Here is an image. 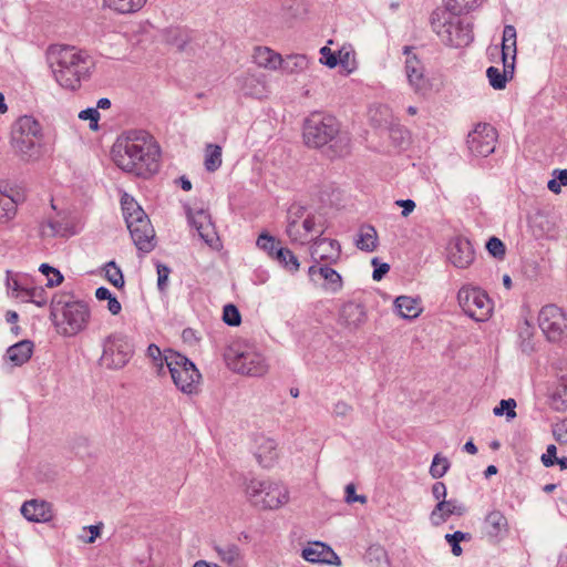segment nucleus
Segmentation results:
<instances>
[{
  "label": "nucleus",
  "mask_w": 567,
  "mask_h": 567,
  "mask_svg": "<svg viewBox=\"0 0 567 567\" xmlns=\"http://www.w3.org/2000/svg\"><path fill=\"white\" fill-rule=\"evenodd\" d=\"M112 158L124 172L148 177L159 168V147L152 135L132 130L117 137L112 146Z\"/></svg>",
  "instance_id": "f257e3e1"
},
{
  "label": "nucleus",
  "mask_w": 567,
  "mask_h": 567,
  "mask_svg": "<svg viewBox=\"0 0 567 567\" xmlns=\"http://www.w3.org/2000/svg\"><path fill=\"white\" fill-rule=\"evenodd\" d=\"M47 58L56 82L72 91L90 78L94 68V60L86 51L71 45H52Z\"/></svg>",
  "instance_id": "f03ea898"
},
{
  "label": "nucleus",
  "mask_w": 567,
  "mask_h": 567,
  "mask_svg": "<svg viewBox=\"0 0 567 567\" xmlns=\"http://www.w3.org/2000/svg\"><path fill=\"white\" fill-rule=\"evenodd\" d=\"M303 140L306 145L313 148L329 144L334 156L347 154L350 146V137L347 133L341 132L338 120L321 113H313L306 118Z\"/></svg>",
  "instance_id": "7ed1b4c3"
},
{
  "label": "nucleus",
  "mask_w": 567,
  "mask_h": 567,
  "mask_svg": "<svg viewBox=\"0 0 567 567\" xmlns=\"http://www.w3.org/2000/svg\"><path fill=\"white\" fill-rule=\"evenodd\" d=\"M50 309L51 320L63 337H73L83 331L91 318L89 305L66 292L55 295Z\"/></svg>",
  "instance_id": "20e7f679"
},
{
  "label": "nucleus",
  "mask_w": 567,
  "mask_h": 567,
  "mask_svg": "<svg viewBox=\"0 0 567 567\" xmlns=\"http://www.w3.org/2000/svg\"><path fill=\"white\" fill-rule=\"evenodd\" d=\"M224 360L233 372L246 377L260 378L269 370L264 354L246 340L233 341L224 352Z\"/></svg>",
  "instance_id": "39448f33"
},
{
  "label": "nucleus",
  "mask_w": 567,
  "mask_h": 567,
  "mask_svg": "<svg viewBox=\"0 0 567 567\" xmlns=\"http://www.w3.org/2000/svg\"><path fill=\"white\" fill-rule=\"evenodd\" d=\"M463 13L439 8L431 16V25L441 41L450 47L463 48L473 41L472 25Z\"/></svg>",
  "instance_id": "423d86ee"
},
{
  "label": "nucleus",
  "mask_w": 567,
  "mask_h": 567,
  "mask_svg": "<svg viewBox=\"0 0 567 567\" xmlns=\"http://www.w3.org/2000/svg\"><path fill=\"white\" fill-rule=\"evenodd\" d=\"M122 209L132 240L142 252H150L155 247V230L148 216L134 198L125 195Z\"/></svg>",
  "instance_id": "0eeeda50"
},
{
  "label": "nucleus",
  "mask_w": 567,
  "mask_h": 567,
  "mask_svg": "<svg viewBox=\"0 0 567 567\" xmlns=\"http://www.w3.org/2000/svg\"><path fill=\"white\" fill-rule=\"evenodd\" d=\"M244 492L248 502L259 509H277L289 499L288 489L271 480L251 478L245 483Z\"/></svg>",
  "instance_id": "6e6552de"
},
{
  "label": "nucleus",
  "mask_w": 567,
  "mask_h": 567,
  "mask_svg": "<svg viewBox=\"0 0 567 567\" xmlns=\"http://www.w3.org/2000/svg\"><path fill=\"white\" fill-rule=\"evenodd\" d=\"M164 360L179 391L189 395L198 393L202 374L187 357L169 349L165 350Z\"/></svg>",
  "instance_id": "1a4fd4ad"
},
{
  "label": "nucleus",
  "mask_w": 567,
  "mask_h": 567,
  "mask_svg": "<svg viewBox=\"0 0 567 567\" xmlns=\"http://www.w3.org/2000/svg\"><path fill=\"white\" fill-rule=\"evenodd\" d=\"M40 137V123L33 116L24 115L19 117L12 126L11 146L22 159H31L39 154Z\"/></svg>",
  "instance_id": "9d476101"
},
{
  "label": "nucleus",
  "mask_w": 567,
  "mask_h": 567,
  "mask_svg": "<svg viewBox=\"0 0 567 567\" xmlns=\"http://www.w3.org/2000/svg\"><path fill=\"white\" fill-rule=\"evenodd\" d=\"M133 352V344L126 336L113 333L103 343L100 361L107 369H121L130 361Z\"/></svg>",
  "instance_id": "9b49d317"
},
{
  "label": "nucleus",
  "mask_w": 567,
  "mask_h": 567,
  "mask_svg": "<svg viewBox=\"0 0 567 567\" xmlns=\"http://www.w3.org/2000/svg\"><path fill=\"white\" fill-rule=\"evenodd\" d=\"M457 301L462 310L475 321H485L492 312L488 296L476 287L463 286L457 292Z\"/></svg>",
  "instance_id": "f8f14e48"
},
{
  "label": "nucleus",
  "mask_w": 567,
  "mask_h": 567,
  "mask_svg": "<svg viewBox=\"0 0 567 567\" xmlns=\"http://www.w3.org/2000/svg\"><path fill=\"white\" fill-rule=\"evenodd\" d=\"M538 324L548 341L561 342L567 339V317L559 307L544 306L538 315Z\"/></svg>",
  "instance_id": "ddd939ff"
},
{
  "label": "nucleus",
  "mask_w": 567,
  "mask_h": 567,
  "mask_svg": "<svg viewBox=\"0 0 567 567\" xmlns=\"http://www.w3.org/2000/svg\"><path fill=\"white\" fill-rule=\"evenodd\" d=\"M497 131L488 123H480L467 135V146L475 156L486 157L495 151Z\"/></svg>",
  "instance_id": "4468645a"
},
{
  "label": "nucleus",
  "mask_w": 567,
  "mask_h": 567,
  "mask_svg": "<svg viewBox=\"0 0 567 567\" xmlns=\"http://www.w3.org/2000/svg\"><path fill=\"white\" fill-rule=\"evenodd\" d=\"M413 47H404L403 54L406 55L405 60V74L408 82L415 93L425 91L429 86V81L424 75V66L415 54H411Z\"/></svg>",
  "instance_id": "2eb2a0df"
},
{
  "label": "nucleus",
  "mask_w": 567,
  "mask_h": 567,
  "mask_svg": "<svg viewBox=\"0 0 567 567\" xmlns=\"http://www.w3.org/2000/svg\"><path fill=\"white\" fill-rule=\"evenodd\" d=\"M310 255L315 262H336L341 255L340 244L336 239L316 236L310 246Z\"/></svg>",
  "instance_id": "dca6fc26"
},
{
  "label": "nucleus",
  "mask_w": 567,
  "mask_h": 567,
  "mask_svg": "<svg viewBox=\"0 0 567 567\" xmlns=\"http://www.w3.org/2000/svg\"><path fill=\"white\" fill-rule=\"evenodd\" d=\"M474 249L465 237L454 238L449 246V260L460 269H465L474 261Z\"/></svg>",
  "instance_id": "f3484780"
},
{
  "label": "nucleus",
  "mask_w": 567,
  "mask_h": 567,
  "mask_svg": "<svg viewBox=\"0 0 567 567\" xmlns=\"http://www.w3.org/2000/svg\"><path fill=\"white\" fill-rule=\"evenodd\" d=\"M306 207L293 203L287 210L286 234L292 243L305 245L303 236L299 226V220L306 217Z\"/></svg>",
  "instance_id": "a211bd4d"
},
{
  "label": "nucleus",
  "mask_w": 567,
  "mask_h": 567,
  "mask_svg": "<svg viewBox=\"0 0 567 567\" xmlns=\"http://www.w3.org/2000/svg\"><path fill=\"white\" fill-rule=\"evenodd\" d=\"M367 320V313L362 305L347 302L342 306L339 315L341 324L351 330L359 329Z\"/></svg>",
  "instance_id": "6ab92c4d"
},
{
  "label": "nucleus",
  "mask_w": 567,
  "mask_h": 567,
  "mask_svg": "<svg viewBox=\"0 0 567 567\" xmlns=\"http://www.w3.org/2000/svg\"><path fill=\"white\" fill-rule=\"evenodd\" d=\"M302 557L310 563H321L332 565L339 563L337 554L326 544L315 542L302 549Z\"/></svg>",
  "instance_id": "aec40b11"
},
{
  "label": "nucleus",
  "mask_w": 567,
  "mask_h": 567,
  "mask_svg": "<svg viewBox=\"0 0 567 567\" xmlns=\"http://www.w3.org/2000/svg\"><path fill=\"white\" fill-rule=\"evenodd\" d=\"M484 530L489 540H498L508 530L507 518L501 511L489 512L484 518Z\"/></svg>",
  "instance_id": "412c9836"
},
{
  "label": "nucleus",
  "mask_w": 567,
  "mask_h": 567,
  "mask_svg": "<svg viewBox=\"0 0 567 567\" xmlns=\"http://www.w3.org/2000/svg\"><path fill=\"white\" fill-rule=\"evenodd\" d=\"M465 511L466 508L455 499L441 501L432 511L430 519L434 526H439L452 515L462 516Z\"/></svg>",
  "instance_id": "4be33fe9"
},
{
  "label": "nucleus",
  "mask_w": 567,
  "mask_h": 567,
  "mask_svg": "<svg viewBox=\"0 0 567 567\" xmlns=\"http://www.w3.org/2000/svg\"><path fill=\"white\" fill-rule=\"evenodd\" d=\"M21 514L30 522H47L52 517L50 504L37 499L24 502Z\"/></svg>",
  "instance_id": "5701e85b"
},
{
  "label": "nucleus",
  "mask_w": 567,
  "mask_h": 567,
  "mask_svg": "<svg viewBox=\"0 0 567 567\" xmlns=\"http://www.w3.org/2000/svg\"><path fill=\"white\" fill-rule=\"evenodd\" d=\"M18 202L19 193L14 195L13 189L8 188V185H0V223L8 221L16 216Z\"/></svg>",
  "instance_id": "b1692460"
},
{
  "label": "nucleus",
  "mask_w": 567,
  "mask_h": 567,
  "mask_svg": "<svg viewBox=\"0 0 567 567\" xmlns=\"http://www.w3.org/2000/svg\"><path fill=\"white\" fill-rule=\"evenodd\" d=\"M301 227V234L306 245L311 241L308 238L309 234L316 233L317 236L322 237L327 230V220L321 214L310 213L305 217Z\"/></svg>",
  "instance_id": "393cba45"
},
{
  "label": "nucleus",
  "mask_w": 567,
  "mask_h": 567,
  "mask_svg": "<svg viewBox=\"0 0 567 567\" xmlns=\"http://www.w3.org/2000/svg\"><path fill=\"white\" fill-rule=\"evenodd\" d=\"M33 342L30 340H22L7 350L8 359L17 367L24 364L29 361L33 353Z\"/></svg>",
  "instance_id": "a878e982"
},
{
  "label": "nucleus",
  "mask_w": 567,
  "mask_h": 567,
  "mask_svg": "<svg viewBox=\"0 0 567 567\" xmlns=\"http://www.w3.org/2000/svg\"><path fill=\"white\" fill-rule=\"evenodd\" d=\"M513 73H514L513 62H506V61H505V64L503 65L502 71L496 66H489L486 71V75L489 81V84L495 90L505 89L508 76H512Z\"/></svg>",
  "instance_id": "bb28decb"
},
{
  "label": "nucleus",
  "mask_w": 567,
  "mask_h": 567,
  "mask_svg": "<svg viewBox=\"0 0 567 567\" xmlns=\"http://www.w3.org/2000/svg\"><path fill=\"white\" fill-rule=\"evenodd\" d=\"M147 0H103L104 7L118 14H133L138 12Z\"/></svg>",
  "instance_id": "cd10ccee"
},
{
  "label": "nucleus",
  "mask_w": 567,
  "mask_h": 567,
  "mask_svg": "<svg viewBox=\"0 0 567 567\" xmlns=\"http://www.w3.org/2000/svg\"><path fill=\"white\" fill-rule=\"evenodd\" d=\"M258 463L262 467L272 466L277 457V444L272 439H262L256 451Z\"/></svg>",
  "instance_id": "c85d7f7f"
},
{
  "label": "nucleus",
  "mask_w": 567,
  "mask_h": 567,
  "mask_svg": "<svg viewBox=\"0 0 567 567\" xmlns=\"http://www.w3.org/2000/svg\"><path fill=\"white\" fill-rule=\"evenodd\" d=\"M355 245L360 250L374 251L378 247V234L373 226L363 225L360 228Z\"/></svg>",
  "instance_id": "c756f323"
},
{
  "label": "nucleus",
  "mask_w": 567,
  "mask_h": 567,
  "mask_svg": "<svg viewBox=\"0 0 567 567\" xmlns=\"http://www.w3.org/2000/svg\"><path fill=\"white\" fill-rule=\"evenodd\" d=\"M220 560L228 565H239L243 560V551L236 544L216 545L214 547Z\"/></svg>",
  "instance_id": "7c9ffc66"
},
{
  "label": "nucleus",
  "mask_w": 567,
  "mask_h": 567,
  "mask_svg": "<svg viewBox=\"0 0 567 567\" xmlns=\"http://www.w3.org/2000/svg\"><path fill=\"white\" fill-rule=\"evenodd\" d=\"M255 62L259 66L276 70L282 63L280 54L275 53L269 48H257L254 53Z\"/></svg>",
  "instance_id": "2f4dec72"
},
{
  "label": "nucleus",
  "mask_w": 567,
  "mask_h": 567,
  "mask_svg": "<svg viewBox=\"0 0 567 567\" xmlns=\"http://www.w3.org/2000/svg\"><path fill=\"white\" fill-rule=\"evenodd\" d=\"M241 91L245 95L261 99L266 95L265 82L257 75L248 74L243 78Z\"/></svg>",
  "instance_id": "473e14b6"
},
{
  "label": "nucleus",
  "mask_w": 567,
  "mask_h": 567,
  "mask_svg": "<svg viewBox=\"0 0 567 567\" xmlns=\"http://www.w3.org/2000/svg\"><path fill=\"white\" fill-rule=\"evenodd\" d=\"M394 306L404 319H414L420 315V308L415 299L408 296H400L395 299Z\"/></svg>",
  "instance_id": "72a5a7b5"
},
{
  "label": "nucleus",
  "mask_w": 567,
  "mask_h": 567,
  "mask_svg": "<svg viewBox=\"0 0 567 567\" xmlns=\"http://www.w3.org/2000/svg\"><path fill=\"white\" fill-rule=\"evenodd\" d=\"M319 276L324 280V289L331 292H338L342 289V277L338 271L323 265L319 269Z\"/></svg>",
  "instance_id": "f704fd0d"
},
{
  "label": "nucleus",
  "mask_w": 567,
  "mask_h": 567,
  "mask_svg": "<svg viewBox=\"0 0 567 567\" xmlns=\"http://www.w3.org/2000/svg\"><path fill=\"white\" fill-rule=\"evenodd\" d=\"M275 259L290 272H297L299 270L300 264L298 258L288 248L280 247L279 249H276Z\"/></svg>",
  "instance_id": "c9c22d12"
},
{
  "label": "nucleus",
  "mask_w": 567,
  "mask_h": 567,
  "mask_svg": "<svg viewBox=\"0 0 567 567\" xmlns=\"http://www.w3.org/2000/svg\"><path fill=\"white\" fill-rule=\"evenodd\" d=\"M308 58L303 54H291L288 55L282 63L279 65L288 73H298L308 68Z\"/></svg>",
  "instance_id": "e433bc0d"
},
{
  "label": "nucleus",
  "mask_w": 567,
  "mask_h": 567,
  "mask_svg": "<svg viewBox=\"0 0 567 567\" xmlns=\"http://www.w3.org/2000/svg\"><path fill=\"white\" fill-rule=\"evenodd\" d=\"M205 168L208 172L217 171L221 165V147L215 144L206 146Z\"/></svg>",
  "instance_id": "4c0bfd02"
},
{
  "label": "nucleus",
  "mask_w": 567,
  "mask_h": 567,
  "mask_svg": "<svg viewBox=\"0 0 567 567\" xmlns=\"http://www.w3.org/2000/svg\"><path fill=\"white\" fill-rule=\"evenodd\" d=\"M484 0H444V8L452 12L466 13L480 7Z\"/></svg>",
  "instance_id": "58836bf2"
},
{
  "label": "nucleus",
  "mask_w": 567,
  "mask_h": 567,
  "mask_svg": "<svg viewBox=\"0 0 567 567\" xmlns=\"http://www.w3.org/2000/svg\"><path fill=\"white\" fill-rule=\"evenodd\" d=\"M106 279L116 288L124 287V277L120 267L116 266L115 261H109L105 267Z\"/></svg>",
  "instance_id": "ea45409f"
},
{
  "label": "nucleus",
  "mask_w": 567,
  "mask_h": 567,
  "mask_svg": "<svg viewBox=\"0 0 567 567\" xmlns=\"http://www.w3.org/2000/svg\"><path fill=\"white\" fill-rule=\"evenodd\" d=\"M472 535L470 533H464L461 530H457L453 534H446L445 540L451 545L452 553L454 556H461L463 553V549L460 545L463 540H471Z\"/></svg>",
  "instance_id": "a19ab883"
},
{
  "label": "nucleus",
  "mask_w": 567,
  "mask_h": 567,
  "mask_svg": "<svg viewBox=\"0 0 567 567\" xmlns=\"http://www.w3.org/2000/svg\"><path fill=\"white\" fill-rule=\"evenodd\" d=\"M450 468V462L441 454H435L430 467V474L433 478L443 477Z\"/></svg>",
  "instance_id": "79ce46f5"
},
{
  "label": "nucleus",
  "mask_w": 567,
  "mask_h": 567,
  "mask_svg": "<svg viewBox=\"0 0 567 567\" xmlns=\"http://www.w3.org/2000/svg\"><path fill=\"white\" fill-rule=\"evenodd\" d=\"M550 406L556 411L567 409V385H559L550 395Z\"/></svg>",
  "instance_id": "37998d69"
},
{
  "label": "nucleus",
  "mask_w": 567,
  "mask_h": 567,
  "mask_svg": "<svg viewBox=\"0 0 567 567\" xmlns=\"http://www.w3.org/2000/svg\"><path fill=\"white\" fill-rule=\"evenodd\" d=\"M337 61L338 65H340L347 73H351L355 69L354 53L344 47L338 50Z\"/></svg>",
  "instance_id": "c03bdc74"
},
{
  "label": "nucleus",
  "mask_w": 567,
  "mask_h": 567,
  "mask_svg": "<svg viewBox=\"0 0 567 567\" xmlns=\"http://www.w3.org/2000/svg\"><path fill=\"white\" fill-rule=\"evenodd\" d=\"M279 241L274 237L268 235L267 233H262L258 239H257V246L267 251L268 255L272 258L276 257V249H279L278 247Z\"/></svg>",
  "instance_id": "a18cd8bd"
},
{
  "label": "nucleus",
  "mask_w": 567,
  "mask_h": 567,
  "mask_svg": "<svg viewBox=\"0 0 567 567\" xmlns=\"http://www.w3.org/2000/svg\"><path fill=\"white\" fill-rule=\"evenodd\" d=\"M40 271L47 277L48 287L59 286L63 281V276L60 270L49 266L48 264H42L40 266Z\"/></svg>",
  "instance_id": "49530a36"
},
{
  "label": "nucleus",
  "mask_w": 567,
  "mask_h": 567,
  "mask_svg": "<svg viewBox=\"0 0 567 567\" xmlns=\"http://www.w3.org/2000/svg\"><path fill=\"white\" fill-rule=\"evenodd\" d=\"M199 237L209 246L217 240V233L215 230V226L213 221H205V224H200V226L195 227Z\"/></svg>",
  "instance_id": "de8ad7c7"
},
{
  "label": "nucleus",
  "mask_w": 567,
  "mask_h": 567,
  "mask_svg": "<svg viewBox=\"0 0 567 567\" xmlns=\"http://www.w3.org/2000/svg\"><path fill=\"white\" fill-rule=\"evenodd\" d=\"M223 320L230 327H237L241 322V316L235 305L228 303L224 307Z\"/></svg>",
  "instance_id": "09e8293b"
},
{
  "label": "nucleus",
  "mask_w": 567,
  "mask_h": 567,
  "mask_svg": "<svg viewBox=\"0 0 567 567\" xmlns=\"http://www.w3.org/2000/svg\"><path fill=\"white\" fill-rule=\"evenodd\" d=\"M66 228L63 226V224L59 220H48L42 226V235L43 236H65Z\"/></svg>",
  "instance_id": "8fccbe9b"
},
{
  "label": "nucleus",
  "mask_w": 567,
  "mask_h": 567,
  "mask_svg": "<svg viewBox=\"0 0 567 567\" xmlns=\"http://www.w3.org/2000/svg\"><path fill=\"white\" fill-rule=\"evenodd\" d=\"M487 251L497 259H503L506 254L504 243L497 237H491L486 243Z\"/></svg>",
  "instance_id": "3c124183"
},
{
  "label": "nucleus",
  "mask_w": 567,
  "mask_h": 567,
  "mask_svg": "<svg viewBox=\"0 0 567 567\" xmlns=\"http://www.w3.org/2000/svg\"><path fill=\"white\" fill-rule=\"evenodd\" d=\"M22 297H25L29 301L42 307L47 303L44 298V290L42 288H25L22 290Z\"/></svg>",
  "instance_id": "603ef678"
},
{
  "label": "nucleus",
  "mask_w": 567,
  "mask_h": 567,
  "mask_svg": "<svg viewBox=\"0 0 567 567\" xmlns=\"http://www.w3.org/2000/svg\"><path fill=\"white\" fill-rule=\"evenodd\" d=\"M187 217L194 228L205 224V221H212L210 215L204 209L193 212L190 208H187Z\"/></svg>",
  "instance_id": "864d4df0"
},
{
  "label": "nucleus",
  "mask_w": 567,
  "mask_h": 567,
  "mask_svg": "<svg viewBox=\"0 0 567 567\" xmlns=\"http://www.w3.org/2000/svg\"><path fill=\"white\" fill-rule=\"evenodd\" d=\"M515 408L516 402L514 399L502 400L499 406L494 409V414L503 415L504 411H506L507 419H514L516 416Z\"/></svg>",
  "instance_id": "5fc2aeb1"
},
{
  "label": "nucleus",
  "mask_w": 567,
  "mask_h": 567,
  "mask_svg": "<svg viewBox=\"0 0 567 567\" xmlns=\"http://www.w3.org/2000/svg\"><path fill=\"white\" fill-rule=\"evenodd\" d=\"M320 62L323 65H327L330 69H333L338 65V52L332 51L328 45H324L320 49Z\"/></svg>",
  "instance_id": "6e6d98bb"
},
{
  "label": "nucleus",
  "mask_w": 567,
  "mask_h": 567,
  "mask_svg": "<svg viewBox=\"0 0 567 567\" xmlns=\"http://www.w3.org/2000/svg\"><path fill=\"white\" fill-rule=\"evenodd\" d=\"M79 118L86 121H90V128L91 130H97L99 127V120H100V112L95 107H89L85 110H82L79 113Z\"/></svg>",
  "instance_id": "4d7b16f0"
},
{
  "label": "nucleus",
  "mask_w": 567,
  "mask_h": 567,
  "mask_svg": "<svg viewBox=\"0 0 567 567\" xmlns=\"http://www.w3.org/2000/svg\"><path fill=\"white\" fill-rule=\"evenodd\" d=\"M390 137L399 147H404L409 142V133L400 126L391 127Z\"/></svg>",
  "instance_id": "13d9d810"
},
{
  "label": "nucleus",
  "mask_w": 567,
  "mask_h": 567,
  "mask_svg": "<svg viewBox=\"0 0 567 567\" xmlns=\"http://www.w3.org/2000/svg\"><path fill=\"white\" fill-rule=\"evenodd\" d=\"M165 352L163 353L161 349L152 343L147 348V357L153 361V363L161 370H163L165 360H164Z\"/></svg>",
  "instance_id": "bf43d9fd"
},
{
  "label": "nucleus",
  "mask_w": 567,
  "mask_h": 567,
  "mask_svg": "<svg viewBox=\"0 0 567 567\" xmlns=\"http://www.w3.org/2000/svg\"><path fill=\"white\" fill-rule=\"evenodd\" d=\"M157 288L159 291H165L167 288V281L171 274L169 267L163 264H157Z\"/></svg>",
  "instance_id": "052dcab7"
},
{
  "label": "nucleus",
  "mask_w": 567,
  "mask_h": 567,
  "mask_svg": "<svg viewBox=\"0 0 567 567\" xmlns=\"http://www.w3.org/2000/svg\"><path fill=\"white\" fill-rule=\"evenodd\" d=\"M553 435L559 443H567V420H563L554 425Z\"/></svg>",
  "instance_id": "680f3d73"
},
{
  "label": "nucleus",
  "mask_w": 567,
  "mask_h": 567,
  "mask_svg": "<svg viewBox=\"0 0 567 567\" xmlns=\"http://www.w3.org/2000/svg\"><path fill=\"white\" fill-rule=\"evenodd\" d=\"M516 58V43L513 44L502 42V60L503 64L506 62H515Z\"/></svg>",
  "instance_id": "e2e57ef3"
},
{
  "label": "nucleus",
  "mask_w": 567,
  "mask_h": 567,
  "mask_svg": "<svg viewBox=\"0 0 567 567\" xmlns=\"http://www.w3.org/2000/svg\"><path fill=\"white\" fill-rule=\"evenodd\" d=\"M372 265L374 266L372 278L377 281L381 280L390 270L389 264H379V259L377 257L372 259Z\"/></svg>",
  "instance_id": "0e129e2a"
},
{
  "label": "nucleus",
  "mask_w": 567,
  "mask_h": 567,
  "mask_svg": "<svg viewBox=\"0 0 567 567\" xmlns=\"http://www.w3.org/2000/svg\"><path fill=\"white\" fill-rule=\"evenodd\" d=\"M346 502L349 504L354 502L364 504L367 502V497L364 495H357L354 485L348 484L346 487Z\"/></svg>",
  "instance_id": "69168bd1"
},
{
  "label": "nucleus",
  "mask_w": 567,
  "mask_h": 567,
  "mask_svg": "<svg viewBox=\"0 0 567 567\" xmlns=\"http://www.w3.org/2000/svg\"><path fill=\"white\" fill-rule=\"evenodd\" d=\"M556 453L557 449L554 444L547 446L546 453L542 455V462L546 467L553 466L556 464Z\"/></svg>",
  "instance_id": "338daca9"
},
{
  "label": "nucleus",
  "mask_w": 567,
  "mask_h": 567,
  "mask_svg": "<svg viewBox=\"0 0 567 567\" xmlns=\"http://www.w3.org/2000/svg\"><path fill=\"white\" fill-rule=\"evenodd\" d=\"M352 411V406L344 401H338L333 406V414L339 417L347 416Z\"/></svg>",
  "instance_id": "774afa93"
}]
</instances>
